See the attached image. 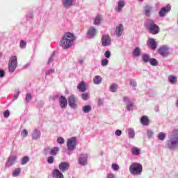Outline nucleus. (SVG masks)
I'll use <instances>...</instances> for the list:
<instances>
[{"label": "nucleus", "mask_w": 178, "mask_h": 178, "mask_svg": "<svg viewBox=\"0 0 178 178\" xmlns=\"http://www.w3.org/2000/svg\"><path fill=\"white\" fill-rule=\"evenodd\" d=\"M147 46L153 51H155L158 47V44L156 43V41H155V39L152 38H149L148 40L147 41Z\"/></svg>", "instance_id": "10"}, {"label": "nucleus", "mask_w": 178, "mask_h": 178, "mask_svg": "<svg viewBox=\"0 0 178 178\" xmlns=\"http://www.w3.org/2000/svg\"><path fill=\"white\" fill-rule=\"evenodd\" d=\"M159 109V108L158 106H156V108H155L156 112H158Z\"/></svg>", "instance_id": "63"}, {"label": "nucleus", "mask_w": 178, "mask_h": 178, "mask_svg": "<svg viewBox=\"0 0 178 178\" xmlns=\"http://www.w3.org/2000/svg\"><path fill=\"white\" fill-rule=\"evenodd\" d=\"M151 59V57L147 54H143L142 56V60L144 63H148Z\"/></svg>", "instance_id": "27"}, {"label": "nucleus", "mask_w": 178, "mask_h": 178, "mask_svg": "<svg viewBox=\"0 0 178 178\" xmlns=\"http://www.w3.org/2000/svg\"><path fill=\"white\" fill-rule=\"evenodd\" d=\"M16 161H17V156L16 155H10L8 161L6 162V168H10V166H13L15 163H16Z\"/></svg>", "instance_id": "9"}, {"label": "nucleus", "mask_w": 178, "mask_h": 178, "mask_svg": "<svg viewBox=\"0 0 178 178\" xmlns=\"http://www.w3.org/2000/svg\"><path fill=\"white\" fill-rule=\"evenodd\" d=\"M79 63L81 65H83V63H84V60H79Z\"/></svg>", "instance_id": "61"}, {"label": "nucleus", "mask_w": 178, "mask_h": 178, "mask_svg": "<svg viewBox=\"0 0 178 178\" xmlns=\"http://www.w3.org/2000/svg\"><path fill=\"white\" fill-rule=\"evenodd\" d=\"M93 83L94 84H101L102 83V77L101 76L97 75L93 79Z\"/></svg>", "instance_id": "28"}, {"label": "nucleus", "mask_w": 178, "mask_h": 178, "mask_svg": "<svg viewBox=\"0 0 178 178\" xmlns=\"http://www.w3.org/2000/svg\"><path fill=\"white\" fill-rule=\"evenodd\" d=\"M111 169H113V170H114V172H118V170H119V169H120V168L119 167V165H118L117 163H113L111 165Z\"/></svg>", "instance_id": "42"}, {"label": "nucleus", "mask_w": 178, "mask_h": 178, "mask_svg": "<svg viewBox=\"0 0 178 178\" xmlns=\"http://www.w3.org/2000/svg\"><path fill=\"white\" fill-rule=\"evenodd\" d=\"M98 105H99V106H101L102 105H104V99H99Z\"/></svg>", "instance_id": "59"}, {"label": "nucleus", "mask_w": 178, "mask_h": 178, "mask_svg": "<svg viewBox=\"0 0 178 178\" xmlns=\"http://www.w3.org/2000/svg\"><path fill=\"white\" fill-rule=\"evenodd\" d=\"M134 105V103H133V102H131L130 103H128L127 104V111L133 110Z\"/></svg>", "instance_id": "47"}, {"label": "nucleus", "mask_w": 178, "mask_h": 178, "mask_svg": "<svg viewBox=\"0 0 178 178\" xmlns=\"http://www.w3.org/2000/svg\"><path fill=\"white\" fill-rule=\"evenodd\" d=\"M44 155H51V148L49 147H45L43 150Z\"/></svg>", "instance_id": "44"}, {"label": "nucleus", "mask_w": 178, "mask_h": 178, "mask_svg": "<svg viewBox=\"0 0 178 178\" xmlns=\"http://www.w3.org/2000/svg\"><path fill=\"white\" fill-rule=\"evenodd\" d=\"M10 115V111H9V110H6L4 111L3 116L4 118H6V119H7V118H9Z\"/></svg>", "instance_id": "54"}, {"label": "nucleus", "mask_w": 178, "mask_h": 178, "mask_svg": "<svg viewBox=\"0 0 178 178\" xmlns=\"http://www.w3.org/2000/svg\"><path fill=\"white\" fill-rule=\"evenodd\" d=\"M54 161H55V158L52 156H50L47 158V163L49 165H52V163H54Z\"/></svg>", "instance_id": "48"}, {"label": "nucleus", "mask_w": 178, "mask_h": 178, "mask_svg": "<svg viewBox=\"0 0 178 178\" xmlns=\"http://www.w3.org/2000/svg\"><path fill=\"white\" fill-rule=\"evenodd\" d=\"M21 136H22V137H27V136H29V131H27L26 129H23L21 132Z\"/></svg>", "instance_id": "53"}, {"label": "nucleus", "mask_w": 178, "mask_h": 178, "mask_svg": "<svg viewBox=\"0 0 178 178\" xmlns=\"http://www.w3.org/2000/svg\"><path fill=\"white\" fill-rule=\"evenodd\" d=\"M127 133L129 138L133 139L136 137V131H134V129L129 128L127 129Z\"/></svg>", "instance_id": "26"}, {"label": "nucleus", "mask_w": 178, "mask_h": 178, "mask_svg": "<svg viewBox=\"0 0 178 178\" xmlns=\"http://www.w3.org/2000/svg\"><path fill=\"white\" fill-rule=\"evenodd\" d=\"M115 136H122V131L120 129H118L115 131Z\"/></svg>", "instance_id": "58"}, {"label": "nucleus", "mask_w": 178, "mask_h": 178, "mask_svg": "<svg viewBox=\"0 0 178 178\" xmlns=\"http://www.w3.org/2000/svg\"><path fill=\"white\" fill-rule=\"evenodd\" d=\"M111 44V36L108 35H104L102 38V47H109Z\"/></svg>", "instance_id": "13"}, {"label": "nucleus", "mask_w": 178, "mask_h": 178, "mask_svg": "<svg viewBox=\"0 0 178 178\" xmlns=\"http://www.w3.org/2000/svg\"><path fill=\"white\" fill-rule=\"evenodd\" d=\"M68 105L72 109H76L77 104H76V97L74 95L68 97Z\"/></svg>", "instance_id": "15"}, {"label": "nucleus", "mask_w": 178, "mask_h": 178, "mask_svg": "<svg viewBox=\"0 0 178 178\" xmlns=\"http://www.w3.org/2000/svg\"><path fill=\"white\" fill-rule=\"evenodd\" d=\"M165 147L170 151H175L178 148V129L172 130L170 135L168 136V139L165 143Z\"/></svg>", "instance_id": "2"}, {"label": "nucleus", "mask_w": 178, "mask_h": 178, "mask_svg": "<svg viewBox=\"0 0 178 178\" xmlns=\"http://www.w3.org/2000/svg\"><path fill=\"white\" fill-rule=\"evenodd\" d=\"M111 51H105V53H104V56H105V58H106L107 59H109V58H111Z\"/></svg>", "instance_id": "56"}, {"label": "nucleus", "mask_w": 178, "mask_h": 178, "mask_svg": "<svg viewBox=\"0 0 178 178\" xmlns=\"http://www.w3.org/2000/svg\"><path fill=\"white\" fill-rule=\"evenodd\" d=\"M132 54L135 58H139L141 56V49L140 47H136L132 51Z\"/></svg>", "instance_id": "25"}, {"label": "nucleus", "mask_w": 178, "mask_h": 178, "mask_svg": "<svg viewBox=\"0 0 178 178\" xmlns=\"http://www.w3.org/2000/svg\"><path fill=\"white\" fill-rule=\"evenodd\" d=\"M70 168V163L67 162H61L58 165V169L64 173V172H67V170Z\"/></svg>", "instance_id": "14"}, {"label": "nucleus", "mask_w": 178, "mask_h": 178, "mask_svg": "<svg viewBox=\"0 0 178 178\" xmlns=\"http://www.w3.org/2000/svg\"><path fill=\"white\" fill-rule=\"evenodd\" d=\"M154 131L151 129H147V136L148 138H152L154 137Z\"/></svg>", "instance_id": "40"}, {"label": "nucleus", "mask_w": 178, "mask_h": 178, "mask_svg": "<svg viewBox=\"0 0 178 178\" xmlns=\"http://www.w3.org/2000/svg\"><path fill=\"white\" fill-rule=\"evenodd\" d=\"M30 161V157H29L28 156H24L22 159H21V165H27V163Z\"/></svg>", "instance_id": "36"}, {"label": "nucleus", "mask_w": 178, "mask_h": 178, "mask_svg": "<svg viewBox=\"0 0 178 178\" xmlns=\"http://www.w3.org/2000/svg\"><path fill=\"white\" fill-rule=\"evenodd\" d=\"M123 30H124L123 24H119L115 29V34L117 37H122V34H123Z\"/></svg>", "instance_id": "20"}, {"label": "nucleus", "mask_w": 178, "mask_h": 178, "mask_svg": "<svg viewBox=\"0 0 178 178\" xmlns=\"http://www.w3.org/2000/svg\"><path fill=\"white\" fill-rule=\"evenodd\" d=\"M170 8L171 7L169 4L165 7H163L159 13L160 17H165V15H166V13L170 10Z\"/></svg>", "instance_id": "17"}, {"label": "nucleus", "mask_w": 178, "mask_h": 178, "mask_svg": "<svg viewBox=\"0 0 178 178\" xmlns=\"http://www.w3.org/2000/svg\"><path fill=\"white\" fill-rule=\"evenodd\" d=\"M77 146V138L74 136L70 138L67 140V148L68 151H74Z\"/></svg>", "instance_id": "6"}, {"label": "nucleus", "mask_w": 178, "mask_h": 178, "mask_svg": "<svg viewBox=\"0 0 178 178\" xmlns=\"http://www.w3.org/2000/svg\"><path fill=\"white\" fill-rule=\"evenodd\" d=\"M149 63L151 65V66H158V65H159L158 60L154 58H150V60H149Z\"/></svg>", "instance_id": "33"}, {"label": "nucleus", "mask_w": 178, "mask_h": 178, "mask_svg": "<svg viewBox=\"0 0 178 178\" xmlns=\"http://www.w3.org/2000/svg\"><path fill=\"white\" fill-rule=\"evenodd\" d=\"M90 97V95H88V93H83L81 95V98L82 99H83V101H87V99H88Z\"/></svg>", "instance_id": "51"}, {"label": "nucleus", "mask_w": 178, "mask_h": 178, "mask_svg": "<svg viewBox=\"0 0 178 178\" xmlns=\"http://www.w3.org/2000/svg\"><path fill=\"white\" fill-rule=\"evenodd\" d=\"M54 56H55V51H53V53L51 54L50 57L49 58L47 65H49V63H52V62H54Z\"/></svg>", "instance_id": "45"}, {"label": "nucleus", "mask_w": 178, "mask_h": 178, "mask_svg": "<svg viewBox=\"0 0 178 178\" xmlns=\"http://www.w3.org/2000/svg\"><path fill=\"white\" fill-rule=\"evenodd\" d=\"M97 35V29L94 26H90L87 32V37L89 40H92Z\"/></svg>", "instance_id": "11"}, {"label": "nucleus", "mask_w": 178, "mask_h": 178, "mask_svg": "<svg viewBox=\"0 0 178 178\" xmlns=\"http://www.w3.org/2000/svg\"><path fill=\"white\" fill-rule=\"evenodd\" d=\"M76 40V36L70 32H67L64 34L60 41V47H62L63 49H69L74 45V41Z\"/></svg>", "instance_id": "1"}, {"label": "nucleus", "mask_w": 178, "mask_h": 178, "mask_svg": "<svg viewBox=\"0 0 178 178\" xmlns=\"http://www.w3.org/2000/svg\"><path fill=\"white\" fill-rule=\"evenodd\" d=\"M124 6H126V2L124 1V0H119V1L118 2V6L115 8V12L120 13Z\"/></svg>", "instance_id": "18"}, {"label": "nucleus", "mask_w": 178, "mask_h": 178, "mask_svg": "<svg viewBox=\"0 0 178 178\" xmlns=\"http://www.w3.org/2000/svg\"><path fill=\"white\" fill-rule=\"evenodd\" d=\"M122 101H123V102H124V104H126V105L127 104H130L131 102H132L131 100H130V98H129V97H127V96H124L122 97Z\"/></svg>", "instance_id": "43"}, {"label": "nucleus", "mask_w": 178, "mask_h": 178, "mask_svg": "<svg viewBox=\"0 0 178 178\" xmlns=\"http://www.w3.org/2000/svg\"><path fill=\"white\" fill-rule=\"evenodd\" d=\"M53 73H55V70L54 69H50L48 70L45 72V76H49L51 74H53Z\"/></svg>", "instance_id": "49"}, {"label": "nucleus", "mask_w": 178, "mask_h": 178, "mask_svg": "<svg viewBox=\"0 0 178 178\" xmlns=\"http://www.w3.org/2000/svg\"><path fill=\"white\" fill-rule=\"evenodd\" d=\"M22 172L21 168H16L14 170V171L12 173V176L13 177H17L18 176H20V173Z\"/></svg>", "instance_id": "34"}, {"label": "nucleus", "mask_w": 178, "mask_h": 178, "mask_svg": "<svg viewBox=\"0 0 178 178\" xmlns=\"http://www.w3.org/2000/svg\"><path fill=\"white\" fill-rule=\"evenodd\" d=\"M177 80V78L174 75H170L168 76V81L170 83V84H175Z\"/></svg>", "instance_id": "35"}, {"label": "nucleus", "mask_w": 178, "mask_h": 178, "mask_svg": "<svg viewBox=\"0 0 178 178\" xmlns=\"http://www.w3.org/2000/svg\"><path fill=\"white\" fill-rule=\"evenodd\" d=\"M61 2L65 9H69L73 6V3L76 2V0H62Z\"/></svg>", "instance_id": "16"}, {"label": "nucleus", "mask_w": 178, "mask_h": 178, "mask_svg": "<svg viewBox=\"0 0 178 178\" xmlns=\"http://www.w3.org/2000/svg\"><path fill=\"white\" fill-rule=\"evenodd\" d=\"M17 67V57L15 56H11L8 61V72L9 73H14Z\"/></svg>", "instance_id": "5"}, {"label": "nucleus", "mask_w": 178, "mask_h": 178, "mask_svg": "<svg viewBox=\"0 0 178 178\" xmlns=\"http://www.w3.org/2000/svg\"><path fill=\"white\" fill-rule=\"evenodd\" d=\"M131 154L134 156H138L140 155V149L137 147H133L131 149Z\"/></svg>", "instance_id": "30"}, {"label": "nucleus", "mask_w": 178, "mask_h": 178, "mask_svg": "<svg viewBox=\"0 0 178 178\" xmlns=\"http://www.w3.org/2000/svg\"><path fill=\"white\" fill-rule=\"evenodd\" d=\"M57 97H58V96H54V97H53V99H56Z\"/></svg>", "instance_id": "64"}, {"label": "nucleus", "mask_w": 178, "mask_h": 178, "mask_svg": "<svg viewBox=\"0 0 178 178\" xmlns=\"http://www.w3.org/2000/svg\"><path fill=\"white\" fill-rule=\"evenodd\" d=\"M157 138L160 140V141H163L165 138H166V134H165L164 132H160L158 134Z\"/></svg>", "instance_id": "37"}, {"label": "nucleus", "mask_w": 178, "mask_h": 178, "mask_svg": "<svg viewBox=\"0 0 178 178\" xmlns=\"http://www.w3.org/2000/svg\"><path fill=\"white\" fill-rule=\"evenodd\" d=\"M145 27L147 29L150 33V34H153L156 35L159 33L160 29L159 26L155 24V22L152 19H147L145 22Z\"/></svg>", "instance_id": "3"}, {"label": "nucleus", "mask_w": 178, "mask_h": 178, "mask_svg": "<svg viewBox=\"0 0 178 178\" xmlns=\"http://www.w3.org/2000/svg\"><path fill=\"white\" fill-rule=\"evenodd\" d=\"M170 47L168 46V44H164L161 46L158 49L157 52L159 54V55L163 56V58H166L167 56H169V54H170Z\"/></svg>", "instance_id": "7"}, {"label": "nucleus", "mask_w": 178, "mask_h": 178, "mask_svg": "<svg viewBox=\"0 0 178 178\" xmlns=\"http://www.w3.org/2000/svg\"><path fill=\"white\" fill-rule=\"evenodd\" d=\"M3 77H5V70H0V79H3Z\"/></svg>", "instance_id": "57"}, {"label": "nucleus", "mask_w": 178, "mask_h": 178, "mask_svg": "<svg viewBox=\"0 0 178 178\" xmlns=\"http://www.w3.org/2000/svg\"><path fill=\"white\" fill-rule=\"evenodd\" d=\"M88 161V154H87L86 153L81 154L78 158V163H79L81 166H86V165H87Z\"/></svg>", "instance_id": "8"}, {"label": "nucleus", "mask_w": 178, "mask_h": 178, "mask_svg": "<svg viewBox=\"0 0 178 178\" xmlns=\"http://www.w3.org/2000/svg\"><path fill=\"white\" fill-rule=\"evenodd\" d=\"M140 123L143 124V126H148L149 124V120L148 119V117L146 115L142 116L140 118Z\"/></svg>", "instance_id": "24"}, {"label": "nucleus", "mask_w": 178, "mask_h": 178, "mask_svg": "<svg viewBox=\"0 0 178 178\" xmlns=\"http://www.w3.org/2000/svg\"><path fill=\"white\" fill-rule=\"evenodd\" d=\"M116 90H118V86L116 83H113L110 87V91L111 92H116Z\"/></svg>", "instance_id": "41"}, {"label": "nucleus", "mask_w": 178, "mask_h": 178, "mask_svg": "<svg viewBox=\"0 0 178 178\" xmlns=\"http://www.w3.org/2000/svg\"><path fill=\"white\" fill-rule=\"evenodd\" d=\"M130 86H131V87H137V81H136V80L134 79H130Z\"/></svg>", "instance_id": "52"}, {"label": "nucleus", "mask_w": 178, "mask_h": 178, "mask_svg": "<svg viewBox=\"0 0 178 178\" xmlns=\"http://www.w3.org/2000/svg\"><path fill=\"white\" fill-rule=\"evenodd\" d=\"M59 151L58 147H54L53 148H50V155L52 156H55L58 154V152Z\"/></svg>", "instance_id": "29"}, {"label": "nucleus", "mask_w": 178, "mask_h": 178, "mask_svg": "<svg viewBox=\"0 0 178 178\" xmlns=\"http://www.w3.org/2000/svg\"><path fill=\"white\" fill-rule=\"evenodd\" d=\"M108 63H109V60L106 58L102 60L101 65L102 66H108Z\"/></svg>", "instance_id": "50"}, {"label": "nucleus", "mask_w": 178, "mask_h": 178, "mask_svg": "<svg viewBox=\"0 0 178 178\" xmlns=\"http://www.w3.org/2000/svg\"><path fill=\"white\" fill-rule=\"evenodd\" d=\"M77 89L81 92H86V91L87 90V88H86V82L81 81V83H79L77 86Z\"/></svg>", "instance_id": "22"}, {"label": "nucleus", "mask_w": 178, "mask_h": 178, "mask_svg": "<svg viewBox=\"0 0 178 178\" xmlns=\"http://www.w3.org/2000/svg\"><path fill=\"white\" fill-rule=\"evenodd\" d=\"M19 95H20V90H15L14 96L13 97V102H15V101H16V99L19 98Z\"/></svg>", "instance_id": "38"}, {"label": "nucleus", "mask_w": 178, "mask_h": 178, "mask_svg": "<svg viewBox=\"0 0 178 178\" xmlns=\"http://www.w3.org/2000/svg\"><path fill=\"white\" fill-rule=\"evenodd\" d=\"M59 104H60V108H62V109H65V108H66V106H67V99H66V97L63 95H61L59 97Z\"/></svg>", "instance_id": "19"}, {"label": "nucleus", "mask_w": 178, "mask_h": 178, "mask_svg": "<svg viewBox=\"0 0 178 178\" xmlns=\"http://www.w3.org/2000/svg\"><path fill=\"white\" fill-rule=\"evenodd\" d=\"M33 99V95L31 93H26L25 97L26 102L29 103Z\"/></svg>", "instance_id": "39"}, {"label": "nucleus", "mask_w": 178, "mask_h": 178, "mask_svg": "<svg viewBox=\"0 0 178 178\" xmlns=\"http://www.w3.org/2000/svg\"><path fill=\"white\" fill-rule=\"evenodd\" d=\"M92 108L90 105H86L82 108L83 113H90Z\"/></svg>", "instance_id": "31"}, {"label": "nucleus", "mask_w": 178, "mask_h": 178, "mask_svg": "<svg viewBox=\"0 0 178 178\" xmlns=\"http://www.w3.org/2000/svg\"><path fill=\"white\" fill-rule=\"evenodd\" d=\"M153 10H154V6L149 4H147L143 8V15H145V16H146L147 17H149Z\"/></svg>", "instance_id": "12"}, {"label": "nucleus", "mask_w": 178, "mask_h": 178, "mask_svg": "<svg viewBox=\"0 0 178 178\" xmlns=\"http://www.w3.org/2000/svg\"><path fill=\"white\" fill-rule=\"evenodd\" d=\"M129 172L132 176H140L143 173V165L140 163H132L129 165Z\"/></svg>", "instance_id": "4"}, {"label": "nucleus", "mask_w": 178, "mask_h": 178, "mask_svg": "<svg viewBox=\"0 0 178 178\" xmlns=\"http://www.w3.org/2000/svg\"><path fill=\"white\" fill-rule=\"evenodd\" d=\"M27 47V42L24 40H21L20 41V48L22 49H24Z\"/></svg>", "instance_id": "46"}, {"label": "nucleus", "mask_w": 178, "mask_h": 178, "mask_svg": "<svg viewBox=\"0 0 178 178\" xmlns=\"http://www.w3.org/2000/svg\"><path fill=\"white\" fill-rule=\"evenodd\" d=\"M175 105H176V106L178 108V99H177V101H176Z\"/></svg>", "instance_id": "62"}, {"label": "nucleus", "mask_w": 178, "mask_h": 178, "mask_svg": "<svg viewBox=\"0 0 178 178\" xmlns=\"http://www.w3.org/2000/svg\"><path fill=\"white\" fill-rule=\"evenodd\" d=\"M107 178H116L113 173H109L107 175Z\"/></svg>", "instance_id": "60"}, {"label": "nucleus", "mask_w": 178, "mask_h": 178, "mask_svg": "<svg viewBox=\"0 0 178 178\" xmlns=\"http://www.w3.org/2000/svg\"><path fill=\"white\" fill-rule=\"evenodd\" d=\"M102 20V17L99 15H97V17L95 18L93 24H95V26L100 24Z\"/></svg>", "instance_id": "32"}, {"label": "nucleus", "mask_w": 178, "mask_h": 178, "mask_svg": "<svg viewBox=\"0 0 178 178\" xmlns=\"http://www.w3.org/2000/svg\"><path fill=\"white\" fill-rule=\"evenodd\" d=\"M53 176L55 178H65L63 177V174L62 173V171L58 170V169H55L53 171Z\"/></svg>", "instance_id": "23"}, {"label": "nucleus", "mask_w": 178, "mask_h": 178, "mask_svg": "<svg viewBox=\"0 0 178 178\" xmlns=\"http://www.w3.org/2000/svg\"><path fill=\"white\" fill-rule=\"evenodd\" d=\"M33 140H38L41 137V131L38 129H34L32 132Z\"/></svg>", "instance_id": "21"}, {"label": "nucleus", "mask_w": 178, "mask_h": 178, "mask_svg": "<svg viewBox=\"0 0 178 178\" xmlns=\"http://www.w3.org/2000/svg\"><path fill=\"white\" fill-rule=\"evenodd\" d=\"M57 143L58 144H60V145L64 144L65 143V139H63V138H62V137H59L57 139Z\"/></svg>", "instance_id": "55"}]
</instances>
